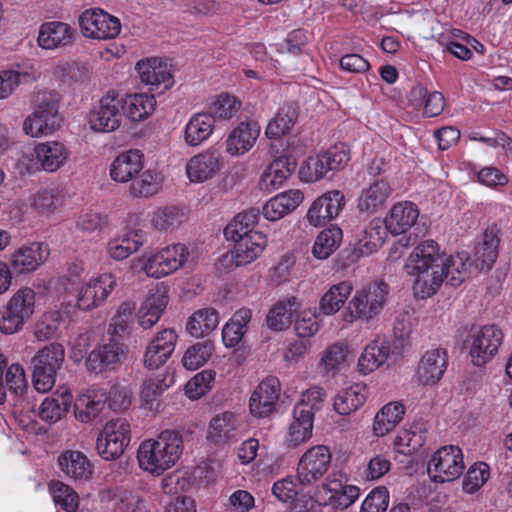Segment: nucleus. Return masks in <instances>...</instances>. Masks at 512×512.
Here are the masks:
<instances>
[{
	"mask_svg": "<svg viewBox=\"0 0 512 512\" xmlns=\"http://www.w3.org/2000/svg\"><path fill=\"white\" fill-rule=\"evenodd\" d=\"M448 364V354L445 349L434 348L427 350L420 359L416 370L417 380L426 386L435 385L442 378Z\"/></svg>",
	"mask_w": 512,
	"mask_h": 512,
	"instance_id": "obj_26",
	"label": "nucleus"
},
{
	"mask_svg": "<svg viewBox=\"0 0 512 512\" xmlns=\"http://www.w3.org/2000/svg\"><path fill=\"white\" fill-rule=\"evenodd\" d=\"M304 200L299 189H289L270 198L262 207V215L268 221H278L296 210Z\"/></svg>",
	"mask_w": 512,
	"mask_h": 512,
	"instance_id": "obj_31",
	"label": "nucleus"
},
{
	"mask_svg": "<svg viewBox=\"0 0 512 512\" xmlns=\"http://www.w3.org/2000/svg\"><path fill=\"white\" fill-rule=\"evenodd\" d=\"M252 311L248 308L237 310L222 328V340L226 347H235L248 331Z\"/></svg>",
	"mask_w": 512,
	"mask_h": 512,
	"instance_id": "obj_49",
	"label": "nucleus"
},
{
	"mask_svg": "<svg viewBox=\"0 0 512 512\" xmlns=\"http://www.w3.org/2000/svg\"><path fill=\"white\" fill-rule=\"evenodd\" d=\"M469 259V254L464 251L449 256L441 254L444 281L447 279L451 286H459L467 275Z\"/></svg>",
	"mask_w": 512,
	"mask_h": 512,
	"instance_id": "obj_54",
	"label": "nucleus"
},
{
	"mask_svg": "<svg viewBox=\"0 0 512 512\" xmlns=\"http://www.w3.org/2000/svg\"><path fill=\"white\" fill-rule=\"evenodd\" d=\"M64 321V313L60 310H48L42 313L33 325L32 334L36 341L46 342L59 335Z\"/></svg>",
	"mask_w": 512,
	"mask_h": 512,
	"instance_id": "obj_50",
	"label": "nucleus"
},
{
	"mask_svg": "<svg viewBox=\"0 0 512 512\" xmlns=\"http://www.w3.org/2000/svg\"><path fill=\"white\" fill-rule=\"evenodd\" d=\"M366 399L367 387L356 383L336 394L333 407L339 415H349L358 410L366 402Z\"/></svg>",
	"mask_w": 512,
	"mask_h": 512,
	"instance_id": "obj_48",
	"label": "nucleus"
},
{
	"mask_svg": "<svg viewBox=\"0 0 512 512\" xmlns=\"http://www.w3.org/2000/svg\"><path fill=\"white\" fill-rule=\"evenodd\" d=\"M352 291L353 283L350 280L330 285L319 300V312L325 316L335 315L343 308Z\"/></svg>",
	"mask_w": 512,
	"mask_h": 512,
	"instance_id": "obj_43",
	"label": "nucleus"
},
{
	"mask_svg": "<svg viewBox=\"0 0 512 512\" xmlns=\"http://www.w3.org/2000/svg\"><path fill=\"white\" fill-rule=\"evenodd\" d=\"M36 78L32 66L29 69L19 67L0 70V100L8 99L22 83L35 81Z\"/></svg>",
	"mask_w": 512,
	"mask_h": 512,
	"instance_id": "obj_52",
	"label": "nucleus"
},
{
	"mask_svg": "<svg viewBox=\"0 0 512 512\" xmlns=\"http://www.w3.org/2000/svg\"><path fill=\"white\" fill-rule=\"evenodd\" d=\"M36 291L28 286L17 289L0 307V332L13 335L23 330L36 312Z\"/></svg>",
	"mask_w": 512,
	"mask_h": 512,
	"instance_id": "obj_4",
	"label": "nucleus"
},
{
	"mask_svg": "<svg viewBox=\"0 0 512 512\" xmlns=\"http://www.w3.org/2000/svg\"><path fill=\"white\" fill-rule=\"evenodd\" d=\"M34 155L43 171L53 173L66 165L70 151L63 142L48 140L35 145Z\"/></svg>",
	"mask_w": 512,
	"mask_h": 512,
	"instance_id": "obj_28",
	"label": "nucleus"
},
{
	"mask_svg": "<svg viewBox=\"0 0 512 512\" xmlns=\"http://www.w3.org/2000/svg\"><path fill=\"white\" fill-rule=\"evenodd\" d=\"M117 285L116 276L105 272L90 278L77 292L76 303L81 310L89 311L102 305Z\"/></svg>",
	"mask_w": 512,
	"mask_h": 512,
	"instance_id": "obj_15",
	"label": "nucleus"
},
{
	"mask_svg": "<svg viewBox=\"0 0 512 512\" xmlns=\"http://www.w3.org/2000/svg\"><path fill=\"white\" fill-rule=\"evenodd\" d=\"M504 334L496 325H484L470 335L469 356L475 366H483L498 353Z\"/></svg>",
	"mask_w": 512,
	"mask_h": 512,
	"instance_id": "obj_13",
	"label": "nucleus"
},
{
	"mask_svg": "<svg viewBox=\"0 0 512 512\" xmlns=\"http://www.w3.org/2000/svg\"><path fill=\"white\" fill-rule=\"evenodd\" d=\"M465 465L462 450L455 445L439 448L429 460L428 474L432 481L444 483L459 478Z\"/></svg>",
	"mask_w": 512,
	"mask_h": 512,
	"instance_id": "obj_12",
	"label": "nucleus"
},
{
	"mask_svg": "<svg viewBox=\"0 0 512 512\" xmlns=\"http://www.w3.org/2000/svg\"><path fill=\"white\" fill-rule=\"evenodd\" d=\"M314 419L303 409H293L291 420L286 425L282 442L287 449L294 450L306 444L313 436Z\"/></svg>",
	"mask_w": 512,
	"mask_h": 512,
	"instance_id": "obj_23",
	"label": "nucleus"
},
{
	"mask_svg": "<svg viewBox=\"0 0 512 512\" xmlns=\"http://www.w3.org/2000/svg\"><path fill=\"white\" fill-rule=\"evenodd\" d=\"M81 33L86 38L109 40L121 32L120 20L99 8H90L79 16Z\"/></svg>",
	"mask_w": 512,
	"mask_h": 512,
	"instance_id": "obj_14",
	"label": "nucleus"
},
{
	"mask_svg": "<svg viewBox=\"0 0 512 512\" xmlns=\"http://www.w3.org/2000/svg\"><path fill=\"white\" fill-rule=\"evenodd\" d=\"M161 183L160 173L148 169L132 180L129 192L135 198H148L158 193Z\"/></svg>",
	"mask_w": 512,
	"mask_h": 512,
	"instance_id": "obj_60",
	"label": "nucleus"
},
{
	"mask_svg": "<svg viewBox=\"0 0 512 512\" xmlns=\"http://www.w3.org/2000/svg\"><path fill=\"white\" fill-rule=\"evenodd\" d=\"M123 114L131 121L140 122L152 115L156 107V99L147 93L122 96Z\"/></svg>",
	"mask_w": 512,
	"mask_h": 512,
	"instance_id": "obj_47",
	"label": "nucleus"
},
{
	"mask_svg": "<svg viewBox=\"0 0 512 512\" xmlns=\"http://www.w3.org/2000/svg\"><path fill=\"white\" fill-rule=\"evenodd\" d=\"M50 255L48 244L31 242L20 246L10 255V265L17 274H28L36 271L46 262Z\"/></svg>",
	"mask_w": 512,
	"mask_h": 512,
	"instance_id": "obj_21",
	"label": "nucleus"
},
{
	"mask_svg": "<svg viewBox=\"0 0 512 512\" xmlns=\"http://www.w3.org/2000/svg\"><path fill=\"white\" fill-rule=\"evenodd\" d=\"M49 492L57 506L66 512H76L79 506V496L68 484L54 480L49 483Z\"/></svg>",
	"mask_w": 512,
	"mask_h": 512,
	"instance_id": "obj_63",
	"label": "nucleus"
},
{
	"mask_svg": "<svg viewBox=\"0 0 512 512\" xmlns=\"http://www.w3.org/2000/svg\"><path fill=\"white\" fill-rule=\"evenodd\" d=\"M215 121L208 112L193 114L183 129V140L189 147H197L213 134Z\"/></svg>",
	"mask_w": 512,
	"mask_h": 512,
	"instance_id": "obj_38",
	"label": "nucleus"
},
{
	"mask_svg": "<svg viewBox=\"0 0 512 512\" xmlns=\"http://www.w3.org/2000/svg\"><path fill=\"white\" fill-rule=\"evenodd\" d=\"M178 335L173 329L159 331L148 343L144 353V365L149 369H158L171 357Z\"/></svg>",
	"mask_w": 512,
	"mask_h": 512,
	"instance_id": "obj_24",
	"label": "nucleus"
},
{
	"mask_svg": "<svg viewBox=\"0 0 512 512\" xmlns=\"http://www.w3.org/2000/svg\"><path fill=\"white\" fill-rule=\"evenodd\" d=\"M168 304V295L162 285L151 289L137 311V320L143 329L152 328L161 318Z\"/></svg>",
	"mask_w": 512,
	"mask_h": 512,
	"instance_id": "obj_30",
	"label": "nucleus"
},
{
	"mask_svg": "<svg viewBox=\"0 0 512 512\" xmlns=\"http://www.w3.org/2000/svg\"><path fill=\"white\" fill-rule=\"evenodd\" d=\"M58 466L65 477L74 482H87L94 472L92 462L78 450H66L61 453L58 457Z\"/></svg>",
	"mask_w": 512,
	"mask_h": 512,
	"instance_id": "obj_29",
	"label": "nucleus"
},
{
	"mask_svg": "<svg viewBox=\"0 0 512 512\" xmlns=\"http://www.w3.org/2000/svg\"><path fill=\"white\" fill-rule=\"evenodd\" d=\"M135 69L141 82L151 90L163 92L174 85L170 65L159 57L142 59L136 63Z\"/></svg>",
	"mask_w": 512,
	"mask_h": 512,
	"instance_id": "obj_19",
	"label": "nucleus"
},
{
	"mask_svg": "<svg viewBox=\"0 0 512 512\" xmlns=\"http://www.w3.org/2000/svg\"><path fill=\"white\" fill-rule=\"evenodd\" d=\"M144 168V154L138 149L119 153L110 164V177L118 183L132 181Z\"/></svg>",
	"mask_w": 512,
	"mask_h": 512,
	"instance_id": "obj_27",
	"label": "nucleus"
},
{
	"mask_svg": "<svg viewBox=\"0 0 512 512\" xmlns=\"http://www.w3.org/2000/svg\"><path fill=\"white\" fill-rule=\"evenodd\" d=\"M425 443V435L421 431L412 428H403L398 431L393 441L394 449L403 455L416 453Z\"/></svg>",
	"mask_w": 512,
	"mask_h": 512,
	"instance_id": "obj_64",
	"label": "nucleus"
},
{
	"mask_svg": "<svg viewBox=\"0 0 512 512\" xmlns=\"http://www.w3.org/2000/svg\"><path fill=\"white\" fill-rule=\"evenodd\" d=\"M235 430V415L231 412H223L211 419L207 437L214 443H223L233 436Z\"/></svg>",
	"mask_w": 512,
	"mask_h": 512,
	"instance_id": "obj_61",
	"label": "nucleus"
},
{
	"mask_svg": "<svg viewBox=\"0 0 512 512\" xmlns=\"http://www.w3.org/2000/svg\"><path fill=\"white\" fill-rule=\"evenodd\" d=\"M65 361V349L60 343L41 347L31 359L32 383L40 393L50 391L56 383L57 374Z\"/></svg>",
	"mask_w": 512,
	"mask_h": 512,
	"instance_id": "obj_6",
	"label": "nucleus"
},
{
	"mask_svg": "<svg viewBox=\"0 0 512 512\" xmlns=\"http://www.w3.org/2000/svg\"><path fill=\"white\" fill-rule=\"evenodd\" d=\"M107 403V392L101 388H89L75 400L74 413L77 420L89 423L96 419Z\"/></svg>",
	"mask_w": 512,
	"mask_h": 512,
	"instance_id": "obj_33",
	"label": "nucleus"
},
{
	"mask_svg": "<svg viewBox=\"0 0 512 512\" xmlns=\"http://www.w3.org/2000/svg\"><path fill=\"white\" fill-rule=\"evenodd\" d=\"M389 295L388 285L373 281L355 290L343 312L347 323L370 322L383 311Z\"/></svg>",
	"mask_w": 512,
	"mask_h": 512,
	"instance_id": "obj_3",
	"label": "nucleus"
},
{
	"mask_svg": "<svg viewBox=\"0 0 512 512\" xmlns=\"http://www.w3.org/2000/svg\"><path fill=\"white\" fill-rule=\"evenodd\" d=\"M280 393L281 384L278 378L270 376L263 379L250 395L248 406L251 415L264 418L275 412Z\"/></svg>",
	"mask_w": 512,
	"mask_h": 512,
	"instance_id": "obj_18",
	"label": "nucleus"
},
{
	"mask_svg": "<svg viewBox=\"0 0 512 512\" xmlns=\"http://www.w3.org/2000/svg\"><path fill=\"white\" fill-rule=\"evenodd\" d=\"M259 221V210L249 209L236 215L224 229L227 239H238L251 232H257L254 227Z\"/></svg>",
	"mask_w": 512,
	"mask_h": 512,
	"instance_id": "obj_59",
	"label": "nucleus"
},
{
	"mask_svg": "<svg viewBox=\"0 0 512 512\" xmlns=\"http://www.w3.org/2000/svg\"><path fill=\"white\" fill-rule=\"evenodd\" d=\"M345 204V196L341 191H328L312 202L306 213V219L311 226L322 227L338 217Z\"/></svg>",
	"mask_w": 512,
	"mask_h": 512,
	"instance_id": "obj_17",
	"label": "nucleus"
},
{
	"mask_svg": "<svg viewBox=\"0 0 512 512\" xmlns=\"http://www.w3.org/2000/svg\"><path fill=\"white\" fill-rule=\"evenodd\" d=\"M296 164L289 157L281 156L274 159L263 171L259 186L266 192H272L281 188L290 178Z\"/></svg>",
	"mask_w": 512,
	"mask_h": 512,
	"instance_id": "obj_37",
	"label": "nucleus"
},
{
	"mask_svg": "<svg viewBox=\"0 0 512 512\" xmlns=\"http://www.w3.org/2000/svg\"><path fill=\"white\" fill-rule=\"evenodd\" d=\"M186 220L185 210L175 205L156 207L148 214L151 229L163 234L174 233Z\"/></svg>",
	"mask_w": 512,
	"mask_h": 512,
	"instance_id": "obj_35",
	"label": "nucleus"
},
{
	"mask_svg": "<svg viewBox=\"0 0 512 512\" xmlns=\"http://www.w3.org/2000/svg\"><path fill=\"white\" fill-rule=\"evenodd\" d=\"M343 238L342 230L337 226H331L321 231L314 242L312 253L320 260L327 259L340 246Z\"/></svg>",
	"mask_w": 512,
	"mask_h": 512,
	"instance_id": "obj_58",
	"label": "nucleus"
},
{
	"mask_svg": "<svg viewBox=\"0 0 512 512\" xmlns=\"http://www.w3.org/2000/svg\"><path fill=\"white\" fill-rule=\"evenodd\" d=\"M218 325V312L214 308H202L189 317L186 330L191 336L200 338L209 335Z\"/></svg>",
	"mask_w": 512,
	"mask_h": 512,
	"instance_id": "obj_53",
	"label": "nucleus"
},
{
	"mask_svg": "<svg viewBox=\"0 0 512 512\" xmlns=\"http://www.w3.org/2000/svg\"><path fill=\"white\" fill-rule=\"evenodd\" d=\"M300 308L296 297H290L277 302L267 314V326L275 331H282L291 324L293 314Z\"/></svg>",
	"mask_w": 512,
	"mask_h": 512,
	"instance_id": "obj_51",
	"label": "nucleus"
},
{
	"mask_svg": "<svg viewBox=\"0 0 512 512\" xmlns=\"http://www.w3.org/2000/svg\"><path fill=\"white\" fill-rule=\"evenodd\" d=\"M501 229L496 225L488 227L482 240L475 248V260L481 269H489L498 257Z\"/></svg>",
	"mask_w": 512,
	"mask_h": 512,
	"instance_id": "obj_45",
	"label": "nucleus"
},
{
	"mask_svg": "<svg viewBox=\"0 0 512 512\" xmlns=\"http://www.w3.org/2000/svg\"><path fill=\"white\" fill-rule=\"evenodd\" d=\"M297 110L293 105H284L271 119L265 129V135L269 139H280L288 134L297 120Z\"/></svg>",
	"mask_w": 512,
	"mask_h": 512,
	"instance_id": "obj_57",
	"label": "nucleus"
},
{
	"mask_svg": "<svg viewBox=\"0 0 512 512\" xmlns=\"http://www.w3.org/2000/svg\"><path fill=\"white\" fill-rule=\"evenodd\" d=\"M403 270L410 278L416 298L427 299L435 295L444 282L439 245L433 240L420 242L410 252Z\"/></svg>",
	"mask_w": 512,
	"mask_h": 512,
	"instance_id": "obj_1",
	"label": "nucleus"
},
{
	"mask_svg": "<svg viewBox=\"0 0 512 512\" xmlns=\"http://www.w3.org/2000/svg\"><path fill=\"white\" fill-rule=\"evenodd\" d=\"M183 448V437L179 432L164 430L157 437L140 443L136 452L138 466L143 472L159 477L176 465Z\"/></svg>",
	"mask_w": 512,
	"mask_h": 512,
	"instance_id": "obj_2",
	"label": "nucleus"
},
{
	"mask_svg": "<svg viewBox=\"0 0 512 512\" xmlns=\"http://www.w3.org/2000/svg\"><path fill=\"white\" fill-rule=\"evenodd\" d=\"M131 440L130 424L126 419L117 418L108 421L97 437L96 449L104 460L119 458Z\"/></svg>",
	"mask_w": 512,
	"mask_h": 512,
	"instance_id": "obj_11",
	"label": "nucleus"
},
{
	"mask_svg": "<svg viewBox=\"0 0 512 512\" xmlns=\"http://www.w3.org/2000/svg\"><path fill=\"white\" fill-rule=\"evenodd\" d=\"M388 229L383 220L375 218L355 233L353 254L356 258L369 256L384 243Z\"/></svg>",
	"mask_w": 512,
	"mask_h": 512,
	"instance_id": "obj_25",
	"label": "nucleus"
},
{
	"mask_svg": "<svg viewBox=\"0 0 512 512\" xmlns=\"http://www.w3.org/2000/svg\"><path fill=\"white\" fill-rule=\"evenodd\" d=\"M405 407L394 401L385 404L375 415L372 423V433L375 437H384L390 433L403 419Z\"/></svg>",
	"mask_w": 512,
	"mask_h": 512,
	"instance_id": "obj_44",
	"label": "nucleus"
},
{
	"mask_svg": "<svg viewBox=\"0 0 512 512\" xmlns=\"http://www.w3.org/2000/svg\"><path fill=\"white\" fill-rule=\"evenodd\" d=\"M418 217L417 206L412 202L402 201L393 205L384 223L390 233L399 235L408 231Z\"/></svg>",
	"mask_w": 512,
	"mask_h": 512,
	"instance_id": "obj_41",
	"label": "nucleus"
},
{
	"mask_svg": "<svg viewBox=\"0 0 512 512\" xmlns=\"http://www.w3.org/2000/svg\"><path fill=\"white\" fill-rule=\"evenodd\" d=\"M394 354V344L390 340L377 336L366 344L357 361V371L369 375L383 366Z\"/></svg>",
	"mask_w": 512,
	"mask_h": 512,
	"instance_id": "obj_22",
	"label": "nucleus"
},
{
	"mask_svg": "<svg viewBox=\"0 0 512 512\" xmlns=\"http://www.w3.org/2000/svg\"><path fill=\"white\" fill-rule=\"evenodd\" d=\"M63 190L56 185L39 188L31 197V207L40 216L50 218L64 206Z\"/></svg>",
	"mask_w": 512,
	"mask_h": 512,
	"instance_id": "obj_39",
	"label": "nucleus"
},
{
	"mask_svg": "<svg viewBox=\"0 0 512 512\" xmlns=\"http://www.w3.org/2000/svg\"><path fill=\"white\" fill-rule=\"evenodd\" d=\"M332 462L330 448L317 444L306 449L296 465V479L303 486H310L321 480L329 471Z\"/></svg>",
	"mask_w": 512,
	"mask_h": 512,
	"instance_id": "obj_9",
	"label": "nucleus"
},
{
	"mask_svg": "<svg viewBox=\"0 0 512 512\" xmlns=\"http://www.w3.org/2000/svg\"><path fill=\"white\" fill-rule=\"evenodd\" d=\"M147 241V232L141 227L127 225L122 232L111 238L106 246L107 254L121 261L136 253Z\"/></svg>",
	"mask_w": 512,
	"mask_h": 512,
	"instance_id": "obj_20",
	"label": "nucleus"
},
{
	"mask_svg": "<svg viewBox=\"0 0 512 512\" xmlns=\"http://www.w3.org/2000/svg\"><path fill=\"white\" fill-rule=\"evenodd\" d=\"M242 109L241 101L229 93H221L211 98L208 104V113L213 116L214 121L231 120L237 117Z\"/></svg>",
	"mask_w": 512,
	"mask_h": 512,
	"instance_id": "obj_56",
	"label": "nucleus"
},
{
	"mask_svg": "<svg viewBox=\"0 0 512 512\" xmlns=\"http://www.w3.org/2000/svg\"><path fill=\"white\" fill-rule=\"evenodd\" d=\"M190 256L189 249L182 243H172L133 260L141 266L146 276L160 279L181 269Z\"/></svg>",
	"mask_w": 512,
	"mask_h": 512,
	"instance_id": "obj_5",
	"label": "nucleus"
},
{
	"mask_svg": "<svg viewBox=\"0 0 512 512\" xmlns=\"http://www.w3.org/2000/svg\"><path fill=\"white\" fill-rule=\"evenodd\" d=\"M390 194L389 184L384 180H377L362 190L357 207L361 212L375 213L385 205Z\"/></svg>",
	"mask_w": 512,
	"mask_h": 512,
	"instance_id": "obj_46",
	"label": "nucleus"
},
{
	"mask_svg": "<svg viewBox=\"0 0 512 512\" xmlns=\"http://www.w3.org/2000/svg\"><path fill=\"white\" fill-rule=\"evenodd\" d=\"M72 403V395L64 391L56 397H47L39 408V417L48 423H56L68 412Z\"/></svg>",
	"mask_w": 512,
	"mask_h": 512,
	"instance_id": "obj_55",
	"label": "nucleus"
},
{
	"mask_svg": "<svg viewBox=\"0 0 512 512\" xmlns=\"http://www.w3.org/2000/svg\"><path fill=\"white\" fill-rule=\"evenodd\" d=\"M350 354L346 341L331 343L321 352L319 367L325 375L334 377L346 368Z\"/></svg>",
	"mask_w": 512,
	"mask_h": 512,
	"instance_id": "obj_40",
	"label": "nucleus"
},
{
	"mask_svg": "<svg viewBox=\"0 0 512 512\" xmlns=\"http://www.w3.org/2000/svg\"><path fill=\"white\" fill-rule=\"evenodd\" d=\"M260 135V126L257 122H241L228 135L225 141V150L230 156H241L255 145Z\"/></svg>",
	"mask_w": 512,
	"mask_h": 512,
	"instance_id": "obj_32",
	"label": "nucleus"
},
{
	"mask_svg": "<svg viewBox=\"0 0 512 512\" xmlns=\"http://www.w3.org/2000/svg\"><path fill=\"white\" fill-rule=\"evenodd\" d=\"M33 113L23 121V132L32 138L50 135L55 130L58 114V98L48 91H38L33 96Z\"/></svg>",
	"mask_w": 512,
	"mask_h": 512,
	"instance_id": "obj_7",
	"label": "nucleus"
},
{
	"mask_svg": "<svg viewBox=\"0 0 512 512\" xmlns=\"http://www.w3.org/2000/svg\"><path fill=\"white\" fill-rule=\"evenodd\" d=\"M215 352L214 343L207 340L189 346L183 354L182 364L187 370H197L208 362Z\"/></svg>",
	"mask_w": 512,
	"mask_h": 512,
	"instance_id": "obj_62",
	"label": "nucleus"
},
{
	"mask_svg": "<svg viewBox=\"0 0 512 512\" xmlns=\"http://www.w3.org/2000/svg\"><path fill=\"white\" fill-rule=\"evenodd\" d=\"M73 40V30L67 23L50 21L38 30L37 44L45 50H56L68 46Z\"/></svg>",
	"mask_w": 512,
	"mask_h": 512,
	"instance_id": "obj_36",
	"label": "nucleus"
},
{
	"mask_svg": "<svg viewBox=\"0 0 512 512\" xmlns=\"http://www.w3.org/2000/svg\"><path fill=\"white\" fill-rule=\"evenodd\" d=\"M350 161L349 149L341 144L331 147L324 153L309 157L299 169V178L306 183L323 179L329 172L343 169Z\"/></svg>",
	"mask_w": 512,
	"mask_h": 512,
	"instance_id": "obj_8",
	"label": "nucleus"
},
{
	"mask_svg": "<svg viewBox=\"0 0 512 512\" xmlns=\"http://www.w3.org/2000/svg\"><path fill=\"white\" fill-rule=\"evenodd\" d=\"M224 167L221 154L212 149L202 151L187 160L185 173L194 184H202L216 178Z\"/></svg>",
	"mask_w": 512,
	"mask_h": 512,
	"instance_id": "obj_16",
	"label": "nucleus"
},
{
	"mask_svg": "<svg viewBox=\"0 0 512 512\" xmlns=\"http://www.w3.org/2000/svg\"><path fill=\"white\" fill-rule=\"evenodd\" d=\"M231 240L235 242L232 261L236 266L254 262L267 246V238L262 232H251L244 237Z\"/></svg>",
	"mask_w": 512,
	"mask_h": 512,
	"instance_id": "obj_34",
	"label": "nucleus"
},
{
	"mask_svg": "<svg viewBox=\"0 0 512 512\" xmlns=\"http://www.w3.org/2000/svg\"><path fill=\"white\" fill-rule=\"evenodd\" d=\"M123 354V345L116 339H110L108 343L99 345L89 354L86 366L90 371L100 373L118 364Z\"/></svg>",
	"mask_w": 512,
	"mask_h": 512,
	"instance_id": "obj_42",
	"label": "nucleus"
},
{
	"mask_svg": "<svg viewBox=\"0 0 512 512\" xmlns=\"http://www.w3.org/2000/svg\"><path fill=\"white\" fill-rule=\"evenodd\" d=\"M123 115L122 96L109 91L90 110L88 124L95 132H113L121 126Z\"/></svg>",
	"mask_w": 512,
	"mask_h": 512,
	"instance_id": "obj_10",
	"label": "nucleus"
}]
</instances>
